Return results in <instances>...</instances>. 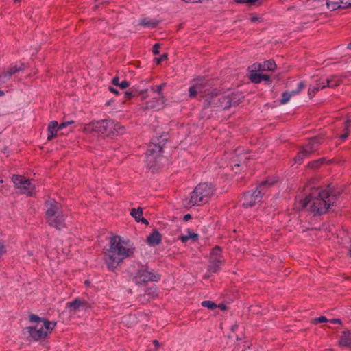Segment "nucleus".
Instances as JSON below:
<instances>
[{
  "mask_svg": "<svg viewBox=\"0 0 351 351\" xmlns=\"http://www.w3.org/2000/svg\"><path fill=\"white\" fill-rule=\"evenodd\" d=\"M340 195L339 192H335L330 185L326 189L317 187L311 189V192L304 199H300L299 209L305 208L310 204V211L314 215L326 214L328 209L334 205Z\"/></svg>",
  "mask_w": 351,
  "mask_h": 351,
  "instance_id": "1",
  "label": "nucleus"
},
{
  "mask_svg": "<svg viewBox=\"0 0 351 351\" xmlns=\"http://www.w3.org/2000/svg\"><path fill=\"white\" fill-rule=\"evenodd\" d=\"M134 252V247L129 241L114 236L110 238L109 248L103 258L108 269L113 271L125 258L133 256Z\"/></svg>",
  "mask_w": 351,
  "mask_h": 351,
  "instance_id": "2",
  "label": "nucleus"
},
{
  "mask_svg": "<svg viewBox=\"0 0 351 351\" xmlns=\"http://www.w3.org/2000/svg\"><path fill=\"white\" fill-rule=\"evenodd\" d=\"M169 138V133H156V135L152 138L147 147L146 158L147 165L152 171L156 169L158 160L161 156L162 147Z\"/></svg>",
  "mask_w": 351,
  "mask_h": 351,
  "instance_id": "3",
  "label": "nucleus"
},
{
  "mask_svg": "<svg viewBox=\"0 0 351 351\" xmlns=\"http://www.w3.org/2000/svg\"><path fill=\"white\" fill-rule=\"evenodd\" d=\"M45 207L47 223L58 230L64 228L65 215L62 213L61 204L54 199H49L45 202Z\"/></svg>",
  "mask_w": 351,
  "mask_h": 351,
  "instance_id": "4",
  "label": "nucleus"
},
{
  "mask_svg": "<svg viewBox=\"0 0 351 351\" xmlns=\"http://www.w3.org/2000/svg\"><path fill=\"white\" fill-rule=\"evenodd\" d=\"M29 321L36 322V324L33 327H27L24 330L36 341L45 338L52 332L56 325V322H49L46 319H41L34 314L29 315Z\"/></svg>",
  "mask_w": 351,
  "mask_h": 351,
  "instance_id": "5",
  "label": "nucleus"
},
{
  "mask_svg": "<svg viewBox=\"0 0 351 351\" xmlns=\"http://www.w3.org/2000/svg\"><path fill=\"white\" fill-rule=\"evenodd\" d=\"M215 191L214 186L210 183L198 184L191 193L189 199H185L183 204L185 206H199L207 202Z\"/></svg>",
  "mask_w": 351,
  "mask_h": 351,
  "instance_id": "6",
  "label": "nucleus"
},
{
  "mask_svg": "<svg viewBox=\"0 0 351 351\" xmlns=\"http://www.w3.org/2000/svg\"><path fill=\"white\" fill-rule=\"evenodd\" d=\"M274 184L268 180L261 182L254 190L246 191L243 197V206L245 208L254 206L262 201L263 197Z\"/></svg>",
  "mask_w": 351,
  "mask_h": 351,
  "instance_id": "7",
  "label": "nucleus"
},
{
  "mask_svg": "<svg viewBox=\"0 0 351 351\" xmlns=\"http://www.w3.org/2000/svg\"><path fill=\"white\" fill-rule=\"evenodd\" d=\"M125 127L120 123L114 120H101L93 121L89 125H86L84 131L92 130V132H117L120 130H125Z\"/></svg>",
  "mask_w": 351,
  "mask_h": 351,
  "instance_id": "8",
  "label": "nucleus"
},
{
  "mask_svg": "<svg viewBox=\"0 0 351 351\" xmlns=\"http://www.w3.org/2000/svg\"><path fill=\"white\" fill-rule=\"evenodd\" d=\"M225 260L221 254V249L219 246H215L213 248L209 258V265L208 271L210 273H217L221 269V265Z\"/></svg>",
  "mask_w": 351,
  "mask_h": 351,
  "instance_id": "9",
  "label": "nucleus"
},
{
  "mask_svg": "<svg viewBox=\"0 0 351 351\" xmlns=\"http://www.w3.org/2000/svg\"><path fill=\"white\" fill-rule=\"evenodd\" d=\"M12 181L20 192L28 196H32L35 193V186L29 179L19 175H14Z\"/></svg>",
  "mask_w": 351,
  "mask_h": 351,
  "instance_id": "10",
  "label": "nucleus"
},
{
  "mask_svg": "<svg viewBox=\"0 0 351 351\" xmlns=\"http://www.w3.org/2000/svg\"><path fill=\"white\" fill-rule=\"evenodd\" d=\"M319 143L318 137L311 138L308 144L303 146L302 149L294 158L295 162L296 163L301 164L304 158L309 157L311 153L315 152Z\"/></svg>",
  "mask_w": 351,
  "mask_h": 351,
  "instance_id": "11",
  "label": "nucleus"
},
{
  "mask_svg": "<svg viewBox=\"0 0 351 351\" xmlns=\"http://www.w3.org/2000/svg\"><path fill=\"white\" fill-rule=\"evenodd\" d=\"M160 279V276L154 274L147 268H142L137 271L134 276V281L136 285H145L148 282H157Z\"/></svg>",
  "mask_w": 351,
  "mask_h": 351,
  "instance_id": "12",
  "label": "nucleus"
},
{
  "mask_svg": "<svg viewBox=\"0 0 351 351\" xmlns=\"http://www.w3.org/2000/svg\"><path fill=\"white\" fill-rule=\"evenodd\" d=\"M238 101L236 100V95L219 94L217 98V103L216 107L221 109H227L232 105H237Z\"/></svg>",
  "mask_w": 351,
  "mask_h": 351,
  "instance_id": "13",
  "label": "nucleus"
},
{
  "mask_svg": "<svg viewBox=\"0 0 351 351\" xmlns=\"http://www.w3.org/2000/svg\"><path fill=\"white\" fill-rule=\"evenodd\" d=\"M66 307L69 309L70 312L76 313L77 311H86L90 308V305L85 300L75 298L73 301L68 302Z\"/></svg>",
  "mask_w": 351,
  "mask_h": 351,
  "instance_id": "14",
  "label": "nucleus"
},
{
  "mask_svg": "<svg viewBox=\"0 0 351 351\" xmlns=\"http://www.w3.org/2000/svg\"><path fill=\"white\" fill-rule=\"evenodd\" d=\"M165 86V84L163 83L159 86L152 87L151 90L154 93L158 94L159 97L157 99V104H153V103L147 104V106H146L147 108H158V109H160V108L162 107V105L165 102V97L162 95V90Z\"/></svg>",
  "mask_w": 351,
  "mask_h": 351,
  "instance_id": "15",
  "label": "nucleus"
},
{
  "mask_svg": "<svg viewBox=\"0 0 351 351\" xmlns=\"http://www.w3.org/2000/svg\"><path fill=\"white\" fill-rule=\"evenodd\" d=\"M348 77V75H347V74L332 75L326 79L327 85L323 84L322 86V88H325L326 87H329V88L337 87L343 82V79H346Z\"/></svg>",
  "mask_w": 351,
  "mask_h": 351,
  "instance_id": "16",
  "label": "nucleus"
},
{
  "mask_svg": "<svg viewBox=\"0 0 351 351\" xmlns=\"http://www.w3.org/2000/svg\"><path fill=\"white\" fill-rule=\"evenodd\" d=\"M254 71H274L276 64L272 60H267L263 63H255L252 65Z\"/></svg>",
  "mask_w": 351,
  "mask_h": 351,
  "instance_id": "17",
  "label": "nucleus"
},
{
  "mask_svg": "<svg viewBox=\"0 0 351 351\" xmlns=\"http://www.w3.org/2000/svg\"><path fill=\"white\" fill-rule=\"evenodd\" d=\"M219 93L215 90H210L206 94L202 96V99L204 101V104L207 107H216L217 103V98L219 97Z\"/></svg>",
  "mask_w": 351,
  "mask_h": 351,
  "instance_id": "18",
  "label": "nucleus"
},
{
  "mask_svg": "<svg viewBox=\"0 0 351 351\" xmlns=\"http://www.w3.org/2000/svg\"><path fill=\"white\" fill-rule=\"evenodd\" d=\"M16 73V69L11 66L0 72V84L5 83Z\"/></svg>",
  "mask_w": 351,
  "mask_h": 351,
  "instance_id": "19",
  "label": "nucleus"
},
{
  "mask_svg": "<svg viewBox=\"0 0 351 351\" xmlns=\"http://www.w3.org/2000/svg\"><path fill=\"white\" fill-rule=\"evenodd\" d=\"M162 241V235L158 230H154L147 238V242L150 246L158 245Z\"/></svg>",
  "mask_w": 351,
  "mask_h": 351,
  "instance_id": "20",
  "label": "nucleus"
},
{
  "mask_svg": "<svg viewBox=\"0 0 351 351\" xmlns=\"http://www.w3.org/2000/svg\"><path fill=\"white\" fill-rule=\"evenodd\" d=\"M195 86L198 87V93L202 94V97L210 90L206 88L208 86L207 81L204 78H198L194 80Z\"/></svg>",
  "mask_w": 351,
  "mask_h": 351,
  "instance_id": "21",
  "label": "nucleus"
},
{
  "mask_svg": "<svg viewBox=\"0 0 351 351\" xmlns=\"http://www.w3.org/2000/svg\"><path fill=\"white\" fill-rule=\"evenodd\" d=\"M339 346L343 348H351V332L350 331L341 332Z\"/></svg>",
  "mask_w": 351,
  "mask_h": 351,
  "instance_id": "22",
  "label": "nucleus"
},
{
  "mask_svg": "<svg viewBox=\"0 0 351 351\" xmlns=\"http://www.w3.org/2000/svg\"><path fill=\"white\" fill-rule=\"evenodd\" d=\"M159 24V21L151 19L149 18H143L140 21L139 25L147 28H155Z\"/></svg>",
  "mask_w": 351,
  "mask_h": 351,
  "instance_id": "23",
  "label": "nucleus"
},
{
  "mask_svg": "<svg viewBox=\"0 0 351 351\" xmlns=\"http://www.w3.org/2000/svg\"><path fill=\"white\" fill-rule=\"evenodd\" d=\"M249 79L254 83H260L262 81V74L257 73V71H254L252 66L249 68Z\"/></svg>",
  "mask_w": 351,
  "mask_h": 351,
  "instance_id": "24",
  "label": "nucleus"
},
{
  "mask_svg": "<svg viewBox=\"0 0 351 351\" xmlns=\"http://www.w3.org/2000/svg\"><path fill=\"white\" fill-rule=\"evenodd\" d=\"M198 234L196 233L192 232L189 229H188V235H180L178 237V239L180 240L182 243H186L189 239H192L193 241H197L198 240Z\"/></svg>",
  "mask_w": 351,
  "mask_h": 351,
  "instance_id": "25",
  "label": "nucleus"
},
{
  "mask_svg": "<svg viewBox=\"0 0 351 351\" xmlns=\"http://www.w3.org/2000/svg\"><path fill=\"white\" fill-rule=\"evenodd\" d=\"M320 80L317 81L316 85L314 86H310L308 90V95L310 99H312L315 94L322 88Z\"/></svg>",
  "mask_w": 351,
  "mask_h": 351,
  "instance_id": "26",
  "label": "nucleus"
},
{
  "mask_svg": "<svg viewBox=\"0 0 351 351\" xmlns=\"http://www.w3.org/2000/svg\"><path fill=\"white\" fill-rule=\"evenodd\" d=\"M130 215L135 219L136 221L139 222L143 215V210L141 208L138 209L132 208Z\"/></svg>",
  "mask_w": 351,
  "mask_h": 351,
  "instance_id": "27",
  "label": "nucleus"
},
{
  "mask_svg": "<svg viewBox=\"0 0 351 351\" xmlns=\"http://www.w3.org/2000/svg\"><path fill=\"white\" fill-rule=\"evenodd\" d=\"M326 5L328 8L331 9L332 10L340 9V3H339V0H328Z\"/></svg>",
  "mask_w": 351,
  "mask_h": 351,
  "instance_id": "28",
  "label": "nucleus"
},
{
  "mask_svg": "<svg viewBox=\"0 0 351 351\" xmlns=\"http://www.w3.org/2000/svg\"><path fill=\"white\" fill-rule=\"evenodd\" d=\"M291 97H292V95H291V93H290V92L285 91V92L282 93V99L280 100V104H287L290 100Z\"/></svg>",
  "mask_w": 351,
  "mask_h": 351,
  "instance_id": "29",
  "label": "nucleus"
},
{
  "mask_svg": "<svg viewBox=\"0 0 351 351\" xmlns=\"http://www.w3.org/2000/svg\"><path fill=\"white\" fill-rule=\"evenodd\" d=\"M145 295L149 296V298H154L157 295L156 293V287H152L150 288H147L145 291Z\"/></svg>",
  "mask_w": 351,
  "mask_h": 351,
  "instance_id": "30",
  "label": "nucleus"
},
{
  "mask_svg": "<svg viewBox=\"0 0 351 351\" xmlns=\"http://www.w3.org/2000/svg\"><path fill=\"white\" fill-rule=\"evenodd\" d=\"M58 128V123L56 121L49 122L47 126L48 132H57Z\"/></svg>",
  "mask_w": 351,
  "mask_h": 351,
  "instance_id": "31",
  "label": "nucleus"
},
{
  "mask_svg": "<svg viewBox=\"0 0 351 351\" xmlns=\"http://www.w3.org/2000/svg\"><path fill=\"white\" fill-rule=\"evenodd\" d=\"M202 306L204 307H206L208 309L213 310L217 307V305L215 303H214L212 301L209 300H205L202 302Z\"/></svg>",
  "mask_w": 351,
  "mask_h": 351,
  "instance_id": "32",
  "label": "nucleus"
},
{
  "mask_svg": "<svg viewBox=\"0 0 351 351\" xmlns=\"http://www.w3.org/2000/svg\"><path fill=\"white\" fill-rule=\"evenodd\" d=\"M305 87V84L304 82H300L298 86V88L296 90H294L291 92H290V93H291V95L293 96V95H298L299 94L301 90Z\"/></svg>",
  "mask_w": 351,
  "mask_h": 351,
  "instance_id": "33",
  "label": "nucleus"
},
{
  "mask_svg": "<svg viewBox=\"0 0 351 351\" xmlns=\"http://www.w3.org/2000/svg\"><path fill=\"white\" fill-rule=\"evenodd\" d=\"M189 97H195L197 94L198 93V87L197 86H195L194 84H193L190 88H189Z\"/></svg>",
  "mask_w": 351,
  "mask_h": 351,
  "instance_id": "34",
  "label": "nucleus"
},
{
  "mask_svg": "<svg viewBox=\"0 0 351 351\" xmlns=\"http://www.w3.org/2000/svg\"><path fill=\"white\" fill-rule=\"evenodd\" d=\"M340 9H346L351 8V0H341Z\"/></svg>",
  "mask_w": 351,
  "mask_h": 351,
  "instance_id": "35",
  "label": "nucleus"
},
{
  "mask_svg": "<svg viewBox=\"0 0 351 351\" xmlns=\"http://www.w3.org/2000/svg\"><path fill=\"white\" fill-rule=\"evenodd\" d=\"M329 320L327 319V318L324 316H321L319 317H317L313 319L312 323L314 324H317L319 323H324L328 322Z\"/></svg>",
  "mask_w": 351,
  "mask_h": 351,
  "instance_id": "36",
  "label": "nucleus"
},
{
  "mask_svg": "<svg viewBox=\"0 0 351 351\" xmlns=\"http://www.w3.org/2000/svg\"><path fill=\"white\" fill-rule=\"evenodd\" d=\"M74 122L73 121L62 122V123L58 124V130L66 129L68 125H71Z\"/></svg>",
  "mask_w": 351,
  "mask_h": 351,
  "instance_id": "37",
  "label": "nucleus"
},
{
  "mask_svg": "<svg viewBox=\"0 0 351 351\" xmlns=\"http://www.w3.org/2000/svg\"><path fill=\"white\" fill-rule=\"evenodd\" d=\"M167 59V53H164L162 54L160 58H154V62L157 64H159L161 63L162 61L163 60H165Z\"/></svg>",
  "mask_w": 351,
  "mask_h": 351,
  "instance_id": "38",
  "label": "nucleus"
},
{
  "mask_svg": "<svg viewBox=\"0 0 351 351\" xmlns=\"http://www.w3.org/2000/svg\"><path fill=\"white\" fill-rule=\"evenodd\" d=\"M321 163H322V160L313 161V162L309 163V167H311L312 168H315V167H318Z\"/></svg>",
  "mask_w": 351,
  "mask_h": 351,
  "instance_id": "39",
  "label": "nucleus"
},
{
  "mask_svg": "<svg viewBox=\"0 0 351 351\" xmlns=\"http://www.w3.org/2000/svg\"><path fill=\"white\" fill-rule=\"evenodd\" d=\"M160 48V44L158 43H156L154 45L153 47V53L156 55V54H158L159 53V51H158V49Z\"/></svg>",
  "mask_w": 351,
  "mask_h": 351,
  "instance_id": "40",
  "label": "nucleus"
},
{
  "mask_svg": "<svg viewBox=\"0 0 351 351\" xmlns=\"http://www.w3.org/2000/svg\"><path fill=\"white\" fill-rule=\"evenodd\" d=\"M119 86L121 88H122V89H125V88H126L127 87H128V86H129V82H127V81H125V80H124V81H123V82H121L120 83V84H119Z\"/></svg>",
  "mask_w": 351,
  "mask_h": 351,
  "instance_id": "41",
  "label": "nucleus"
},
{
  "mask_svg": "<svg viewBox=\"0 0 351 351\" xmlns=\"http://www.w3.org/2000/svg\"><path fill=\"white\" fill-rule=\"evenodd\" d=\"M14 67L16 69V73L25 69V65L23 63L21 64L20 66L14 65Z\"/></svg>",
  "mask_w": 351,
  "mask_h": 351,
  "instance_id": "42",
  "label": "nucleus"
},
{
  "mask_svg": "<svg viewBox=\"0 0 351 351\" xmlns=\"http://www.w3.org/2000/svg\"><path fill=\"white\" fill-rule=\"evenodd\" d=\"M57 134H58V133H50L47 136V141H51L52 139L56 138L58 136Z\"/></svg>",
  "mask_w": 351,
  "mask_h": 351,
  "instance_id": "43",
  "label": "nucleus"
},
{
  "mask_svg": "<svg viewBox=\"0 0 351 351\" xmlns=\"http://www.w3.org/2000/svg\"><path fill=\"white\" fill-rule=\"evenodd\" d=\"M345 130H351V120H347L345 123Z\"/></svg>",
  "mask_w": 351,
  "mask_h": 351,
  "instance_id": "44",
  "label": "nucleus"
},
{
  "mask_svg": "<svg viewBox=\"0 0 351 351\" xmlns=\"http://www.w3.org/2000/svg\"><path fill=\"white\" fill-rule=\"evenodd\" d=\"M112 84L115 86H119L120 83H119V78L118 77H114L113 79H112Z\"/></svg>",
  "mask_w": 351,
  "mask_h": 351,
  "instance_id": "45",
  "label": "nucleus"
},
{
  "mask_svg": "<svg viewBox=\"0 0 351 351\" xmlns=\"http://www.w3.org/2000/svg\"><path fill=\"white\" fill-rule=\"evenodd\" d=\"M328 322H330V323H332V324H341V320L340 319H330Z\"/></svg>",
  "mask_w": 351,
  "mask_h": 351,
  "instance_id": "46",
  "label": "nucleus"
},
{
  "mask_svg": "<svg viewBox=\"0 0 351 351\" xmlns=\"http://www.w3.org/2000/svg\"><path fill=\"white\" fill-rule=\"evenodd\" d=\"M262 80L269 81L270 77L268 75L262 74Z\"/></svg>",
  "mask_w": 351,
  "mask_h": 351,
  "instance_id": "47",
  "label": "nucleus"
},
{
  "mask_svg": "<svg viewBox=\"0 0 351 351\" xmlns=\"http://www.w3.org/2000/svg\"><path fill=\"white\" fill-rule=\"evenodd\" d=\"M140 221L142 222L143 223L145 224V225H148L149 224L148 221L145 218H144L143 217H141V218L140 219Z\"/></svg>",
  "mask_w": 351,
  "mask_h": 351,
  "instance_id": "48",
  "label": "nucleus"
},
{
  "mask_svg": "<svg viewBox=\"0 0 351 351\" xmlns=\"http://www.w3.org/2000/svg\"><path fill=\"white\" fill-rule=\"evenodd\" d=\"M249 5H254L258 0H246Z\"/></svg>",
  "mask_w": 351,
  "mask_h": 351,
  "instance_id": "49",
  "label": "nucleus"
},
{
  "mask_svg": "<svg viewBox=\"0 0 351 351\" xmlns=\"http://www.w3.org/2000/svg\"><path fill=\"white\" fill-rule=\"evenodd\" d=\"M186 3H199L202 2V0H183Z\"/></svg>",
  "mask_w": 351,
  "mask_h": 351,
  "instance_id": "50",
  "label": "nucleus"
},
{
  "mask_svg": "<svg viewBox=\"0 0 351 351\" xmlns=\"http://www.w3.org/2000/svg\"><path fill=\"white\" fill-rule=\"evenodd\" d=\"M260 21V18L258 16H253L251 18V21L253 23L257 22Z\"/></svg>",
  "mask_w": 351,
  "mask_h": 351,
  "instance_id": "51",
  "label": "nucleus"
},
{
  "mask_svg": "<svg viewBox=\"0 0 351 351\" xmlns=\"http://www.w3.org/2000/svg\"><path fill=\"white\" fill-rule=\"evenodd\" d=\"M348 134H349V133H343V134L340 136V138H341L343 141H344V140H346V139L348 138Z\"/></svg>",
  "mask_w": 351,
  "mask_h": 351,
  "instance_id": "52",
  "label": "nucleus"
},
{
  "mask_svg": "<svg viewBox=\"0 0 351 351\" xmlns=\"http://www.w3.org/2000/svg\"><path fill=\"white\" fill-rule=\"evenodd\" d=\"M125 96L127 98H130V97H133V94H132V92H125Z\"/></svg>",
  "mask_w": 351,
  "mask_h": 351,
  "instance_id": "53",
  "label": "nucleus"
},
{
  "mask_svg": "<svg viewBox=\"0 0 351 351\" xmlns=\"http://www.w3.org/2000/svg\"><path fill=\"white\" fill-rule=\"evenodd\" d=\"M191 218V216L190 214H186L184 216V221H188L189 219H190Z\"/></svg>",
  "mask_w": 351,
  "mask_h": 351,
  "instance_id": "54",
  "label": "nucleus"
},
{
  "mask_svg": "<svg viewBox=\"0 0 351 351\" xmlns=\"http://www.w3.org/2000/svg\"><path fill=\"white\" fill-rule=\"evenodd\" d=\"M109 90H110V92H112V93H113L114 94H118V91L115 88H114L110 87Z\"/></svg>",
  "mask_w": 351,
  "mask_h": 351,
  "instance_id": "55",
  "label": "nucleus"
},
{
  "mask_svg": "<svg viewBox=\"0 0 351 351\" xmlns=\"http://www.w3.org/2000/svg\"><path fill=\"white\" fill-rule=\"evenodd\" d=\"M4 252V246L0 243V255Z\"/></svg>",
  "mask_w": 351,
  "mask_h": 351,
  "instance_id": "56",
  "label": "nucleus"
},
{
  "mask_svg": "<svg viewBox=\"0 0 351 351\" xmlns=\"http://www.w3.org/2000/svg\"><path fill=\"white\" fill-rule=\"evenodd\" d=\"M237 3H247L246 0H235Z\"/></svg>",
  "mask_w": 351,
  "mask_h": 351,
  "instance_id": "57",
  "label": "nucleus"
},
{
  "mask_svg": "<svg viewBox=\"0 0 351 351\" xmlns=\"http://www.w3.org/2000/svg\"><path fill=\"white\" fill-rule=\"evenodd\" d=\"M153 343H154L156 346H158V345H159V342H158V340H154V341H153Z\"/></svg>",
  "mask_w": 351,
  "mask_h": 351,
  "instance_id": "58",
  "label": "nucleus"
},
{
  "mask_svg": "<svg viewBox=\"0 0 351 351\" xmlns=\"http://www.w3.org/2000/svg\"><path fill=\"white\" fill-rule=\"evenodd\" d=\"M5 95V92L0 90V97L3 96Z\"/></svg>",
  "mask_w": 351,
  "mask_h": 351,
  "instance_id": "59",
  "label": "nucleus"
},
{
  "mask_svg": "<svg viewBox=\"0 0 351 351\" xmlns=\"http://www.w3.org/2000/svg\"><path fill=\"white\" fill-rule=\"evenodd\" d=\"M251 158L250 156L245 157V160H250Z\"/></svg>",
  "mask_w": 351,
  "mask_h": 351,
  "instance_id": "60",
  "label": "nucleus"
},
{
  "mask_svg": "<svg viewBox=\"0 0 351 351\" xmlns=\"http://www.w3.org/2000/svg\"><path fill=\"white\" fill-rule=\"evenodd\" d=\"M347 48L351 50V43L348 45Z\"/></svg>",
  "mask_w": 351,
  "mask_h": 351,
  "instance_id": "61",
  "label": "nucleus"
},
{
  "mask_svg": "<svg viewBox=\"0 0 351 351\" xmlns=\"http://www.w3.org/2000/svg\"><path fill=\"white\" fill-rule=\"evenodd\" d=\"M220 308L221 309H224L225 308V306L223 304H222L221 306H219Z\"/></svg>",
  "mask_w": 351,
  "mask_h": 351,
  "instance_id": "62",
  "label": "nucleus"
},
{
  "mask_svg": "<svg viewBox=\"0 0 351 351\" xmlns=\"http://www.w3.org/2000/svg\"><path fill=\"white\" fill-rule=\"evenodd\" d=\"M323 84H324V85H327V82H326V83H324V82H321V86H322V85H323Z\"/></svg>",
  "mask_w": 351,
  "mask_h": 351,
  "instance_id": "63",
  "label": "nucleus"
},
{
  "mask_svg": "<svg viewBox=\"0 0 351 351\" xmlns=\"http://www.w3.org/2000/svg\"><path fill=\"white\" fill-rule=\"evenodd\" d=\"M348 74L350 76H351V72H350H350H348Z\"/></svg>",
  "mask_w": 351,
  "mask_h": 351,
  "instance_id": "64",
  "label": "nucleus"
}]
</instances>
